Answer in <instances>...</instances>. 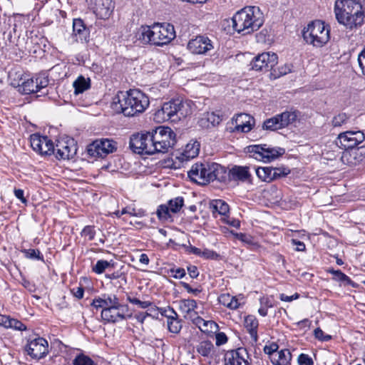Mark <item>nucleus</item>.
<instances>
[{
	"instance_id": "nucleus-1",
	"label": "nucleus",
	"mask_w": 365,
	"mask_h": 365,
	"mask_svg": "<svg viewBox=\"0 0 365 365\" xmlns=\"http://www.w3.org/2000/svg\"><path fill=\"white\" fill-rule=\"evenodd\" d=\"M150 104L148 97L138 89L119 91L113 98L112 108L125 116H134L143 113Z\"/></svg>"
},
{
	"instance_id": "nucleus-2",
	"label": "nucleus",
	"mask_w": 365,
	"mask_h": 365,
	"mask_svg": "<svg viewBox=\"0 0 365 365\" xmlns=\"http://www.w3.org/2000/svg\"><path fill=\"white\" fill-rule=\"evenodd\" d=\"M334 11L338 23L346 29L352 31L364 24V11L361 3L356 0H336Z\"/></svg>"
},
{
	"instance_id": "nucleus-3",
	"label": "nucleus",
	"mask_w": 365,
	"mask_h": 365,
	"mask_svg": "<svg viewBox=\"0 0 365 365\" xmlns=\"http://www.w3.org/2000/svg\"><path fill=\"white\" fill-rule=\"evenodd\" d=\"M137 37L143 43L163 46L175 37L174 26L169 23H155L152 26H142Z\"/></svg>"
},
{
	"instance_id": "nucleus-4",
	"label": "nucleus",
	"mask_w": 365,
	"mask_h": 365,
	"mask_svg": "<svg viewBox=\"0 0 365 365\" xmlns=\"http://www.w3.org/2000/svg\"><path fill=\"white\" fill-rule=\"evenodd\" d=\"M187 175L192 181L200 185H206L214 180L224 182L227 176L226 169L216 163H195Z\"/></svg>"
},
{
	"instance_id": "nucleus-5",
	"label": "nucleus",
	"mask_w": 365,
	"mask_h": 365,
	"mask_svg": "<svg viewBox=\"0 0 365 365\" xmlns=\"http://www.w3.org/2000/svg\"><path fill=\"white\" fill-rule=\"evenodd\" d=\"M232 27L238 33L250 34L264 23L263 14L257 6H246L232 17Z\"/></svg>"
},
{
	"instance_id": "nucleus-6",
	"label": "nucleus",
	"mask_w": 365,
	"mask_h": 365,
	"mask_svg": "<svg viewBox=\"0 0 365 365\" xmlns=\"http://www.w3.org/2000/svg\"><path fill=\"white\" fill-rule=\"evenodd\" d=\"M190 108L187 102L179 99L164 103L160 109L154 113V120L158 123L168 120L175 121L190 113Z\"/></svg>"
},
{
	"instance_id": "nucleus-7",
	"label": "nucleus",
	"mask_w": 365,
	"mask_h": 365,
	"mask_svg": "<svg viewBox=\"0 0 365 365\" xmlns=\"http://www.w3.org/2000/svg\"><path fill=\"white\" fill-rule=\"evenodd\" d=\"M304 40L314 47H322L330 38L329 26L319 20L309 24L303 30Z\"/></svg>"
},
{
	"instance_id": "nucleus-8",
	"label": "nucleus",
	"mask_w": 365,
	"mask_h": 365,
	"mask_svg": "<svg viewBox=\"0 0 365 365\" xmlns=\"http://www.w3.org/2000/svg\"><path fill=\"white\" fill-rule=\"evenodd\" d=\"M154 147L157 153H168L169 149L176 143V135L174 131L168 128L160 126L150 131Z\"/></svg>"
},
{
	"instance_id": "nucleus-9",
	"label": "nucleus",
	"mask_w": 365,
	"mask_h": 365,
	"mask_svg": "<svg viewBox=\"0 0 365 365\" xmlns=\"http://www.w3.org/2000/svg\"><path fill=\"white\" fill-rule=\"evenodd\" d=\"M130 148L138 154L153 155L158 150L153 145L150 131L132 135L130 138Z\"/></svg>"
},
{
	"instance_id": "nucleus-10",
	"label": "nucleus",
	"mask_w": 365,
	"mask_h": 365,
	"mask_svg": "<svg viewBox=\"0 0 365 365\" xmlns=\"http://www.w3.org/2000/svg\"><path fill=\"white\" fill-rule=\"evenodd\" d=\"M116 150L117 143L108 138L96 140L87 147L88 154L94 158H104Z\"/></svg>"
},
{
	"instance_id": "nucleus-11",
	"label": "nucleus",
	"mask_w": 365,
	"mask_h": 365,
	"mask_svg": "<svg viewBox=\"0 0 365 365\" xmlns=\"http://www.w3.org/2000/svg\"><path fill=\"white\" fill-rule=\"evenodd\" d=\"M247 153L250 154V156L259 161H263L264 163L270 162L282 153L280 151L283 150L279 148V150L267 147V145H252L247 148Z\"/></svg>"
},
{
	"instance_id": "nucleus-12",
	"label": "nucleus",
	"mask_w": 365,
	"mask_h": 365,
	"mask_svg": "<svg viewBox=\"0 0 365 365\" xmlns=\"http://www.w3.org/2000/svg\"><path fill=\"white\" fill-rule=\"evenodd\" d=\"M11 85L18 88V91L23 94L36 93V86L33 78H27L22 73H10Z\"/></svg>"
},
{
	"instance_id": "nucleus-13",
	"label": "nucleus",
	"mask_w": 365,
	"mask_h": 365,
	"mask_svg": "<svg viewBox=\"0 0 365 365\" xmlns=\"http://www.w3.org/2000/svg\"><path fill=\"white\" fill-rule=\"evenodd\" d=\"M278 61V56L274 53L265 52L259 54L250 63L252 70L267 72L272 70Z\"/></svg>"
},
{
	"instance_id": "nucleus-14",
	"label": "nucleus",
	"mask_w": 365,
	"mask_h": 365,
	"mask_svg": "<svg viewBox=\"0 0 365 365\" xmlns=\"http://www.w3.org/2000/svg\"><path fill=\"white\" fill-rule=\"evenodd\" d=\"M365 140L364 133L361 130L346 131L338 135L336 144L345 150L354 149Z\"/></svg>"
},
{
	"instance_id": "nucleus-15",
	"label": "nucleus",
	"mask_w": 365,
	"mask_h": 365,
	"mask_svg": "<svg viewBox=\"0 0 365 365\" xmlns=\"http://www.w3.org/2000/svg\"><path fill=\"white\" fill-rule=\"evenodd\" d=\"M77 153V145L73 138L57 140L55 146L56 158L58 160H68Z\"/></svg>"
},
{
	"instance_id": "nucleus-16",
	"label": "nucleus",
	"mask_w": 365,
	"mask_h": 365,
	"mask_svg": "<svg viewBox=\"0 0 365 365\" xmlns=\"http://www.w3.org/2000/svg\"><path fill=\"white\" fill-rule=\"evenodd\" d=\"M26 351L33 359H42L48 353V343L42 337L29 340L26 346Z\"/></svg>"
},
{
	"instance_id": "nucleus-17",
	"label": "nucleus",
	"mask_w": 365,
	"mask_h": 365,
	"mask_svg": "<svg viewBox=\"0 0 365 365\" xmlns=\"http://www.w3.org/2000/svg\"><path fill=\"white\" fill-rule=\"evenodd\" d=\"M128 312L127 304H122L118 307H106L101 311V317L103 321L108 323H115L126 319Z\"/></svg>"
},
{
	"instance_id": "nucleus-18",
	"label": "nucleus",
	"mask_w": 365,
	"mask_h": 365,
	"mask_svg": "<svg viewBox=\"0 0 365 365\" xmlns=\"http://www.w3.org/2000/svg\"><path fill=\"white\" fill-rule=\"evenodd\" d=\"M250 361L248 351L242 347L228 351L225 356V365H250Z\"/></svg>"
},
{
	"instance_id": "nucleus-19",
	"label": "nucleus",
	"mask_w": 365,
	"mask_h": 365,
	"mask_svg": "<svg viewBox=\"0 0 365 365\" xmlns=\"http://www.w3.org/2000/svg\"><path fill=\"white\" fill-rule=\"evenodd\" d=\"M365 158V148L363 147L356 149L345 150L341 156V162L349 166H356Z\"/></svg>"
},
{
	"instance_id": "nucleus-20",
	"label": "nucleus",
	"mask_w": 365,
	"mask_h": 365,
	"mask_svg": "<svg viewBox=\"0 0 365 365\" xmlns=\"http://www.w3.org/2000/svg\"><path fill=\"white\" fill-rule=\"evenodd\" d=\"M187 48L192 53L203 54L213 48V46L207 37L199 36L188 42Z\"/></svg>"
},
{
	"instance_id": "nucleus-21",
	"label": "nucleus",
	"mask_w": 365,
	"mask_h": 365,
	"mask_svg": "<svg viewBox=\"0 0 365 365\" xmlns=\"http://www.w3.org/2000/svg\"><path fill=\"white\" fill-rule=\"evenodd\" d=\"M89 7L98 18L106 19L112 14L114 4L112 0H101Z\"/></svg>"
},
{
	"instance_id": "nucleus-22",
	"label": "nucleus",
	"mask_w": 365,
	"mask_h": 365,
	"mask_svg": "<svg viewBox=\"0 0 365 365\" xmlns=\"http://www.w3.org/2000/svg\"><path fill=\"white\" fill-rule=\"evenodd\" d=\"M233 120L235 123L234 131L241 133L250 131L255 122L254 118L247 113L238 114Z\"/></svg>"
},
{
	"instance_id": "nucleus-23",
	"label": "nucleus",
	"mask_w": 365,
	"mask_h": 365,
	"mask_svg": "<svg viewBox=\"0 0 365 365\" xmlns=\"http://www.w3.org/2000/svg\"><path fill=\"white\" fill-rule=\"evenodd\" d=\"M118 297L115 294H103L102 297L94 299L92 305L96 308L106 309L122 305Z\"/></svg>"
},
{
	"instance_id": "nucleus-24",
	"label": "nucleus",
	"mask_w": 365,
	"mask_h": 365,
	"mask_svg": "<svg viewBox=\"0 0 365 365\" xmlns=\"http://www.w3.org/2000/svg\"><path fill=\"white\" fill-rule=\"evenodd\" d=\"M73 35L76 41L86 42L89 37L88 30L83 21L80 19H76L73 22Z\"/></svg>"
},
{
	"instance_id": "nucleus-25",
	"label": "nucleus",
	"mask_w": 365,
	"mask_h": 365,
	"mask_svg": "<svg viewBox=\"0 0 365 365\" xmlns=\"http://www.w3.org/2000/svg\"><path fill=\"white\" fill-rule=\"evenodd\" d=\"M229 175L232 180L242 182H250L251 178L249 167L247 166H234L230 170Z\"/></svg>"
},
{
	"instance_id": "nucleus-26",
	"label": "nucleus",
	"mask_w": 365,
	"mask_h": 365,
	"mask_svg": "<svg viewBox=\"0 0 365 365\" xmlns=\"http://www.w3.org/2000/svg\"><path fill=\"white\" fill-rule=\"evenodd\" d=\"M178 308L180 311L185 314V317L192 318V317L196 314L195 312L197 307V304L195 300L192 299H182L178 302Z\"/></svg>"
},
{
	"instance_id": "nucleus-27",
	"label": "nucleus",
	"mask_w": 365,
	"mask_h": 365,
	"mask_svg": "<svg viewBox=\"0 0 365 365\" xmlns=\"http://www.w3.org/2000/svg\"><path fill=\"white\" fill-rule=\"evenodd\" d=\"M221 121V118L219 115L215 114L214 112H207L204 113L200 118L198 123L200 127L203 128H210L218 125Z\"/></svg>"
},
{
	"instance_id": "nucleus-28",
	"label": "nucleus",
	"mask_w": 365,
	"mask_h": 365,
	"mask_svg": "<svg viewBox=\"0 0 365 365\" xmlns=\"http://www.w3.org/2000/svg\"><path fill=\"white\" fill-rule=\"evenodd\" d=\"M200 151V143L197 141L188 143L179 158L181 160H189L197 156Z\"/></svg>"
},
{
	"instance_id": "nucleus-29",
	"label": "nucleus",
	"mask_w": 365,
	"mask_h": 365,
	"mask_svg": "<svg viewBox=\"0 0 365 365\" xmlns=\"http://www.w3.org/2000/svg\"><path fill=\"white\" fill-rule=\"evenodd\" d=\"M169 312L171 314L166 316L168 330L172 333L178 334L182 329L181 321L178 319V314L173 308H169Z\"/></svg>"
},
{
	"instance_id": "nucleus-30",
	"label": "nucleus",
	"mask_w": 365,
	"mask_h": 365,
	"mask_svg": "<svg viewBox=\"0 0 365 365\" xmlns=\"http://www.w3.org/2000/svg\"><path fill=\"white\" fill-rule=\"evenodd\" d=\"M259 322L257 319L253 315H248L245 319V327L250 334L251 338L257 341L258 339L257 328Z\"/></svg>"
},
{
	"instance_id": "nucleus-31",
	"label": "nucleus",
	"mask_w": 365,
	"mask_h": 365,
	"mask_svg": "<svg viewBox=\"0 0 365 365\" xmlns=\"http://www.w3.org/2000/svg\"><path fill=\"white\" fill-rule=\"evenodd\" d=\"M282 128L295 123L298 118V113L295 110H286L277 115Z\"/></svg>"
},
{
	"instance_id": "nucleus-32",
	"label": "nucleus",
	"mask_w": 365,
	"mask_h": 365,
	"mask_svg": "<svg viewBox=\"0 0 365 365\" xmlns=\"http://www.w3.org/2000/svg\"><path fill=\"white\" fill-rule=\"evenodd\" d=\"M292 359V354L288 349H282L272 357L273 365H288Z\"/></svg>"
},
{
	"instance_id": "nucleus-33",
	"label": "nucleus",
	"mask_w": 365,
	"mask_h": 365,
	"mask_svg": "<svg viewBox=\"0 0 365 365\" xmlns=\"http://www.w3.org/2000/svg\"><path fill=\"white\" fill-rule=\"evenodd\" d=\"M210 208L213 213L217 212L221 215H226L230 210L228 204L222 200H213L210 204Z\"/></svg>"
},
{
	"instance_id": "nucleus-34",
	"label": "nucleus",
	"mask_w": 365,
	"mask_h": 365,
	"mask_svg": "<svg viewBox=\"0 0 365 365\" xmlns=\"http://www.w3.org/2000/svg\"><path fill=\"white\" fill-rule=\"evenodd\" d=\"M220 304L230 309H236L239 307V302L235 297L231 296L230 294H222L218 297Z\"/></svg>"
},
{
	"instance_id": "nucleus-35",
	"label": "nucleus",
	"mask_w": 365,
	"mask_h": 365,
	"mask_svg": "<svg viewBox=\"0 0 365 365\" xmlns=\"http://www.w3.org/2000/svg\"><path fill=\"white\" fill-rule=\"evenodd\" d=\"M90 78H86L83 76H80L73 82L74 93L78 95L82 93L91 87Z\"/></svg>"
},
{
	"instance_id": "nucleus-36",
	"label": "nucleus",
	"mask_w": 365,
	"mask_h": 365,
	"mask_svg": "<svg viewBox=\"0 0 365 365\" xmlns=\"http://www.w3.org/2000/svg\"><path fill=\"white\" fill-rule=\"evenodd\" d=\"M256 175L264 182H272L274 180L272 167H259L256 168Z\"/></svg>"
},
{
	"instance_id": "nucleus-37",
	"label": "nucleus",
	"mask_w": 365,
	"mask_h": 365,
	"mask_svg": "<svg viewBox=\"0 0 365 365\" xmlns=\"http://www.w3.org/2000/svg\"><path fill=\"white\" fill-rule=\"evenodd\" d=\"M196 350L202 356L208 357L213 352L214 345L210 341H202L197 345Z\"/></svg>"
},
{
	"instance_id": "nucleus-38",
	"label": "nucleus",
	"mask_w": 365,
	"mask_h": 365,
	"mask_svg": "<svg viewBox=\"0 0 365 365\" xmlns=\"http://www.w3.org/2000/svg\"><path fill=\"white\" fill-rule=\"evenodd\" d=\"M46 136H41L38 134H33L30 137L31 146L34 151L39 153L42 151V146L43 143H46Z\"/></svg>"
},
{
	"instance_id": "nucleus-39",
	"label": "nucleus",
	"mask_w": 365,
	"mask_h": 365,
	"mask_svg": "<svg viewBox=\"0 0 365 365\" xmlns=\"http://www.w3.org/2000/svg\"><path fill=\"white\" fill-rule=\"evenodd\" d=\"M114 265L115 263L112 260L107 261L104 259H100L96 262V264L94 266H93L92 271L97 274H101L103 273L106 269L110 267L113 268Z\"/></svg>"
},
{
	"instance_id": "nucleus-40",
	"label": "nucleus",
	"mask_w": 365,
	"mask_h": 365,
	"mask_svg": "<svg viewBox=\"0 0 365 365\" xmlns=\"http://www.w3.org/2000/svg\"><path fill=\"white\" fill-rule=\"evenodd\" d=\"M262 128L264 130H269L272 131L282 129L277 115L264 120L262 125Z\"/></svg>"
},
{
	"instance_id": "nucleus-41",
	"label": "nucleus",
	"mask_w": 365,
	"mask_h": 365,
	"mask_svg": "<svg viewBox=\"0 0 365 365\" xmlns=\"http://www.w3.org/2000/svg\"><path fill=\"white\" fill-rule=\"evenodd\" d=\"M170 212L171 211L168 205H160L157 209L156 215L160 220L165 222L172 218Z\"/></svg>"
},
{
	"instance_id": "nucleus-42",
	"label": "nucleus",
	"mask_w": 365,
	"mask_h": 365,
	"mask_svg": "<svg viewBox=\"0 0 365 365\" xmlns=\"http://www.w3.org/2000/svg\"><path fill=\"white\" fill-rule=\"evenodd\" d=\"M106 277L110 280L119 279L118 281V283H113V284L118 287H121L123 286V284L121 283V282H123L124 284H126V283H127L125 274L119 271L115 272L111 274H106Z\"/></svg>"
},
{
	"instance_id": "nucleus-43",
	"label": "nucleus",
	"mask_w": 365,
	"mask_h": 365,
	"mask_svg": "<svg viewBox=\"0 0 365 365\" xmlns=\"http://www.w3.org/2000/svg\"><path fill=\"white\" fill-rule=\"evenodd\" d=\"M168 207L170 209L171 212H178L184 205V200L182 197H177L174 199H171L168 201Z\"/></svg>"
},
{
	"instance_id": "nucleus-44",
	"label": "nucleus",
	"mask_w": 365,
	"mask_h": 365,
	"mask_svg": "<svg viewBox=\"0 0 365 365\" xmlns=\"http://www.w3.org/2000/svg\"><path fill=\"white\" fill-rule=\"evenodd\" d=\"M329 273L332 274L334 276V279L344 282L346 284H351L352 287H354V283L351 281V279L346 275L344 273H343L340 270H334V269H330L329 271Z\"/></svg>"
},
{
	"instance_id": "nucleus-45",
	"label": "nucleus",
	"mask_w": 365,
	"mask_h": 365,
	"mask_svg": "<svg viewBox=\"0 0 365 365\" xmlns=\"http://www.w3.org/2000/svg\"><path fill=\"white\" fill-rule=\"evenodd\" d=\"M120 214H128L130 216L142 217L145 215V211L141 208L135 209L133 206H127L120 211Z\"/></svg>"
},
{
	"instance_id": "nucleus-46",
	"label": "nucleus",
	"mask_w": 365,
	"mask_h": 365,
	"mask_svg": "<svg viewBox=\"0 0 365 365\" xmlns=\"http://www.w3.org/2000/svg\"><path fill=\"white\" fill-rule=\"evenodd\" d=\"M73 365H96L93 359L89 356L80 354L73 360Z\"/></svg>"
},
{
	"instance_id": "nucleus-47",
	"label": "nucleus",
	"mask_w": 365,
	"mask_h": 365,
	"mask_svg": "<svg viewBox=\"0 0 365 365\" xmlns=\"http://www.w3.org/2000/svg\"><path fill=\"white\" fill-rule=\"evenodd\" d=\"M46 143H43L42 146V151H39V154L41 155H51V154L55 153V146L53 142L46 138Z\"/></svg>"
},
{
	"instance_id": "nucleus-48",
	"label": "nucleus",
	"mask_w": 365,
	"mask_h": 365,
	"mask_svg": "<svg viewBox=\"0 0 365 365\" xmlns=\"http://www.w3.org/2000/svg\"><path fill=\"white\" fill-rule=\"evenodd\" d=\"M218 324L212 320H206L201 331L207 334L215 333L218 331Z\"/></svg>"
},
{
	"instance_id": "nucleus-49",
	"label": "nucleus",
	"mask_w": 365,
	"mask_h": 365,
	"mask_svg": "<svg viewBox=\"0 0 365 365\" xmlns=\"http://www.w3.org/2000/svg\"><path fill=\"white\" fill-rule=\"evenodd\" d=\"M22 252L24 254V255L26 258L31 259L43 260V257L38 250H34V249L24 250L22 251Z\"/></svg>"
},
{
	"instance_id": "nucleus-50",
	"label": "nucleus",
	"mask_w": 365,
	"mask_h": 365,
	"mask_svg": "<svg viewBox=\"0 0 365 365\" xmlns=\"http://www.w3.org/2000/svg\"><path fill=\"white\" fill-rule=\"evenodd\" d=\"M348 119L349 118L346 113H339L333 118L331 123L334 127H339L346 123Z\"/></svg>"
},
{
	"instance_id": "nucleus-51",
	"label": "nucleus",
	"mask_w": 365,
	"mask_h": 365,
	"mask_svg": "<svg viewBox=\"0 0 365 365\" xmlns=\"http://www.w3.org/2000/svg\"><path fill=\"white\" fill-rule=\"evenodd\" d=\"M127 299L130 303L135 304L141 309H146L153 304L150 301H140L135 297H128Z\"/></svg>"
},
{
	"instance_id": "nucleus-52",
	"label": "nucleus",
	"mask_w": 365,
	"mask_h": 365,
	"mask_svg": "<svg viewBox=\"0 0 365 365\" xmlns=\"http://www.w3.org/2000/svg\"><path fill=\"white\" fill-rule=\"evenodd\" d=\"M290 170L287 168H273L274 180L287 176L289 174Z\"/></svg>"
},
{
	"instance_id": "nucleus-53",
	"label": "nucleus",
	"mask_w": 365,
	"mask_h": 365,
	"mask_svg": "<svg viewBox=\"0 0 365 365\" xmlns=\"http://www.w3.org/2000/svg\"><path fill=\"white\" fill-rule=\"evenodd\" d=\"M96 235V231L93 226H86L82 232L81 235L87 237L88 240H93Z\"/></svg>"
},
{
	"instance_id": "nucleus-54",
	"label": "nucleus",
	"mask_w": 365,
	"mask_h": 365,
	"mask_svg": "<svg viewBox=\"0 0 365 365\" xmlns=\"http://www.w3.org/2000/svg\"><path fill=\"white\" fill-rule=\"evenodd\" d=\"M278 348V344L273 342L269 345H266L264 347V351L266 354L269 355L270 360H272L273 355L277 352Z\"/></svg>"
},
{
	"instance_id": "nucleus-55",
	"label": "nucleus",
	"mask_w": 365,
	"mask_h": 365,
	"mask_svg": "<svg viewBox=\"0 0 365 365\" xmlns=\"http://www.w3.org/2000/svg\"><path fill=\"white\" fill-rule=\"evenodd\" d=\"M36 91L38 92L41 88H46L48 84V80L44 76H38L35 78Z\"/></svg>"
},
{
	"instance_id": "nucleus-56",
	"label": "nucleus",
	"mask_w": 365,
	"mask_h": 365,
	"mask_svg": "<svg viewBox=\"0 0 365 365\" xmlns=\"http://www.w3.org/2000/svg\"><path fill=\"white\" fill-rule=\"evenodd\" d=\"M298 363L299 365H314L312 359L305 354H301L298 356Z\"/></svg>"
},
{
	"instance_id": "nucleus-57",
	"label": "nucleus",
	"mask_w": 365,
	"mask_h": 365,
	"mask_svg": "<svg viewBox=\"0 0 365 365\" xmlns=\"http://www.w3.org/2000/svg\"><path fill=\"white\" fill-rule=\"evenodd\" d=\"M314 334L315 338L322 341H327L331 338L330 335L325 334L320 328H317L314 330Z\"/></svg>"
},
{
	"instance_id": "nucleus-58",
	"label": "nucleus",
	"mask_w": 365,
	"mask_h": 365,
	"mask_svg": "<svg viewBox=\"0 0 365 365\" xmlns=\"http://www.w3.org/2000/svg\"><path fill=\"white\" fill-rule=\"evenodd\" d=\"M9 324V328L14 329L15 330L24 331L26 329V327L25 324L15 319L11 318V323Z\"/></svg>"
},
{
	"instance_id": "nucleus-59",
	"label": "nucleus",
	"mask_w": 365,
	"mask_h": 365,
	"mask_svg": "<svg viewBox=\"0 0 365 365\" xmlns=\"http://www.w3.org/2000/svg\"><path fill=\"white\" fill-rule=\"evenodd\" d=\"M180 284L182 285V287L190 294H194L195 296H197V294H199L201 292H202V289L199 287H197V288H192L191 286L187 283V282H180Z\"/></svg>"
},
{
	"instance_id": "nucleus-60",
	"label": "nucleus",
	"mask_w": 365,
	"mask_h": 365,
	"mask_svg": "<svg viewBox=\"0 0 365 365\" xmlns=\"http://www.w3.org/2000/svg\"><path fill=\"white\" fill-rule=\"evenodd\" d=\"M216 345L221 346L227 343V336L224 332H217L215 334Z\"/></svg>"
},
{
	"instance_id": "nucleus-61",
	"label": "nucleus",
	"mask_w": 365,
	"mask_h": 365,
	"mask_svg": "<svg viewBox=\"0 0 365 365\" xmlns=\"http://www.w3.org/2000/svg\"><path fill=\"white\" fill-rule=\"evenodd\" d=\"M358 62L359 66L362 71V73L365 75V45L363 50L360 52L358 56Z\"/></svg>"
},
{
	"instance_id": "nucleus-62",
	"label": "nucleus",
	"mask_w": 365,
	"mask_h": 365,
	"mask_svg": "<svg viewBox=\"0 0 365 365\" xmlns=\"http://www.w3.org/2000/svg\"><path fill=\"white\" fill-rule=\"evenodd\" d=\"M217 254L210 250L205 249L204 250L201 251L200 257H203L205 259H215L217 257Z\"/></svg>"
},
{
	"instance_id": "nucleus-63",
	"label": "nucleus",
	"mask_w": 365,
	"mask_h": 365,
	"mask_svg": "<svg viewBox=\"0 0 365 365\" xmlns=\"http://www.w3.org/2000/svg\"><path fill=\"white\" fill-rule=\"evenodd\" d=\"M293 66L290 63H285L279 68V76L287 75L292 71Z\"/></svg>"
},
{
	"instance_id": "nucleus-64",
	"label": "nucleus",
	"mask_w": 365,
	"mask_h": 365,
	"mask_svg": "<svg viewBox=\"0 0 365 365\" xmlns=\"http://www.w3.org/2000/svg\"><path fill=\"white\" fill-rule=\"evenodd\" d=\"M21 284L30 292H35L36 290V285L27 279H24L22 280Z\"/></svg>"
}]
</instances>
